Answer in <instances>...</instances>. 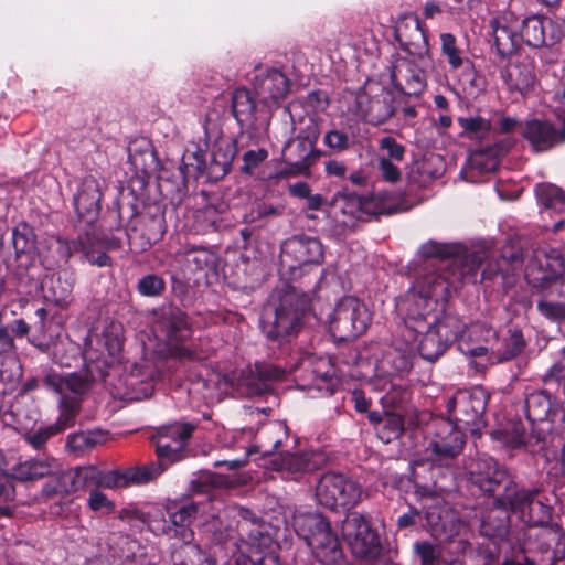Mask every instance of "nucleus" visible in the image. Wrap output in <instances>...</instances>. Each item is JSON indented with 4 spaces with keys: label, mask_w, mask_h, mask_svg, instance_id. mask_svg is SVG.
<instances>
[{
    "label": "nucleus",
    "mask_w": 565,
    "mask_h": 565,
    "mask_svg": "<svg viewBox=\"0 0 565 565\" xmlns=\"http://www.w3.org/2000/svg\"><path fill=\"white\" fill-rule=\"evenodd\" d=\"M313 291L315 288L299 292L287 282L273 290L260 319L262 332L268 341L280 347L299 333Z\"/></svg>",
    "instance_id": "nucleus-1"
},
{
    "label": "nucleus",
    "mask_w": 565,
    "mask_h": 565,
    "mask_svg": "<svg viewBox=\"0 0 565 565\" xmlns=\"http://www.w3.org/2000/svg\"><path fill=\"white\" fill-rule=\"evenodd\" d=\"M113 217L119 220V224L109 225L110 236L105 235L104 239L114 249L120 248L126 239L131 250L145 252L159 242L166 231L161 216L138 214L132 204H119Z\"/></svg>",
    "instance_id": "nucleus-2"
},
{
    "label": "nucleus",
    "mask_w": 565,
    "mask_h": 565,
    "mask_svg": "<svg viewBox=\"0 0 565 565\" xmlns=\"http://www.w3.org/2000/svg\"><path fill=\"white\" fill-rule=\"evenodd\" d=\"M292 526L297 535L312 548L316 556L322 562L332 563L340 558L339 540L322 514L297 512L292 516Z\"/></svg>",
    "instance_id": "nucleus-3"
},
{
    "label": "nucleus",
    "mask_w": 565,
    "mask_h": 565,
    "mask_svg": "<svg viewBox=\"0 0 565 565\" xmlns=\"http://www.w3.org/2000/svg\"><path fill=\"white\" fill-rule=\"evenodd\" d=\"M489 395L482 387L458 391L448 402L447 412L461 431L480 435L487 422L484 413Z\"/></svg>",
    "instance_id": "nucleus-4"
},
{
    "label": "nucleus",
    "mask_w": 565,
    "mask_h": 565,
    "mask_svg": "<svg viewBox=\"0 0 565 565\" xmlns=\"http://www.w3.org/2000/svg\"><path fill=\"white\" fill-rule=\"evenodd\" d=\"M238 513L241 519L237 521V533L239 541L249 547L250 565H279L274 541L259 519L246 508H241Z\"/></svg>",
    "instance_id": "nucleus-5"
},
{
    "label": "nucleus",
    "mask_w": 565,
    "mask_h": 565,
    "mask_svg": "<svg viewBox=\"0 0 565 565\" xmlns=\"http://www.w3.org/2000/svg\"><path fill=\"white\" fill-rule=\"evenodd\" d=\"M371 321L366 306L352 296L343 297L329 321L332 335L340 341L354 340L363 334Z\"/></svg>",
    "instance_id": "nucleus-6"
},
{
    "label": "nucleus",
    "mask_w": 565,
    "mask_h": 565,
    "mask_svg": "<svg viewBox=\"0 0 565 565\" xmlns=\"http://www.w3.org/2000/svg\"><path fill=\"white\" fill-rule=\"evenodd\" d=\"M323 256V246L317 237L294 235L281 244L279 273L295 279L302 266L319 265Z\"/></svg>",
    "instance_id": "nucleus-7"
},
{
    "label": "nucleus",
    "mask_w": 565,
    "mask_h": 565,
    "mask_svg": "<svg viewBox=\"0 0 565 565\" xmlns=\"http://www.w3.org/2000/svg\"><path fill=\"white\" fill-rule=\"evenodd\" d=\"M236 154V141L221 136L213 143L209 162L201 149L186 154L184 159L186 166L193 167L199 174H205L210 181L216 182L231 171Z\"/></svg>",
    "instance_id": "nucleus-8"
},
{
    "label": "nucleus",
    "mask_w": 565,
    "mask_h": 565,
    "mask_svg": "<svg viewBox=\"0 0 565 565\" xmlns=\"http://www.w3.org/2000/svg\"><path fill=\"white\" fill-rule=\"evenodd\" d=\"M285 374V370L280 366L256 363L238 374L226 375L224 381L241 396L254 397L269 393L273 383L282 380Z\"/></svg>",
    "instance_id": "nucleus-9"
},
{
    "label": "nucleus",
    "mask_w": 565,
    "mask_h": 565,
    "mask_svg": "<svg viewBox=\"0 0 565 565\" xmlns=\"http://www.w3.org/2000/svg\"><path fill=\"white\" fill-rule=\"evenodd\" d=\"M463 327L462 321L456 316L445 315L437 319L422 334L418 344L420 356L429 362H435L458 339Z\"/></svg>",
    "instance_id": "nucleus-10"
},
{
    "label": "nucleus",
    "mask_w": 565,
    "mask_h": 565,
    "mask_svg": "<svg viewBox=\"0 0 565 565\" xmlns=\"http://www.w3.org/2000/svg\"><path fill=\"white\" fill-rule=\"evenodd\" d=\"M319 504L327 509L349 508L356 504L361 498L360 486L341 473H324L316 488Z\"/></svg>",
    "instance_id": "nucleus-11"
},
{
    "label": "nucleus",
    "mask_w": 565,
    "mask_h": 565,
    "mask_svg": "<svg viewBox=\"0 0 565 565\" xmlns=\"http://www.w3.org/2000/svg\"><path fill=\"white\" fill-rule=\"evenodd\" d=\"M342 536L352 553L359 557H374L380 553L381 544L377 533L359 512H350L342 521Z\"/></svg>",
    "instance_id": "nucleus-12"
},
{
    "label": "nucleus",
    "mask_w": 565,
    "mask_h": 565,
    "mask_svg": "<svg viewBox=\"0 0 565 565\" xmlns=\"http://www.w3.org/2000/svg\"><path fill=\"white\" fill-rule=\"evenodd\" d=\"M470 475L471 482L480 491L491 495L494 502L513 477L505 466L488 456H479L476 459Z\"/></svg>",
    "instance_id": "nucleus-13"
},
{
    "label": "nucleus",
    "mask_w": 565,
    "mask_h": 565,
    "mask_svg": "<svg viewBox=\"0 0 565 565\" xmlns=\"http://www.w3.org/2000/svg\"><path fill=\"white\" fill-rule=\"evenodd\" d=\"M526 418L533 426V436L536 443L545 440L552 430L553 416L557 412L556 404L546 391H534L526 395L524 401Z\"/></svg>",
    "instance_id": "nucleus-14"
},
{
    "label": "nucleus",
    "mask_w": 565,
    "mask_h": 565,
    "mask_svg": "<svg viewBox=\"0 0 565 565\" xmlns=\"http://www.w3.org/2000/svg\"><path fill=\"white\" fill-rule=\"evenodd\" d=\"M105 373L98 363L87 364L85 370L68 374H60L53 371L47 372L44 384L47 388L58 393L67 392L83 395L88 392L92 384L98 379H104Z\"/></svg>",
    "instance_id": "nucleus-15"
},
{
    "label": "nucleus",
    "mask_w": 565,
    "mask_h": 565,
    "mask_svg": "<svg viewBox=\"0 0 565 565\" xmlns=\"http://www.w3.org/2000/svg\"><path fill=\"white\" fill-rule=\"evenodd\" d=\"M328 461V456L321 450H308L302 452H280L276 455L270 465L274 470L296 478L298 475L309 473L322 468Z\"/></svg>",
    "instance_id": "nucleus-16"
},
{
    "label": "nucleus",
    "mask_w": 565,
    "mask_h": 565,
    "mask_svg": "<svg viewBox=\"0 0 565 565\" xmlns=\"http://www.w3.org/2000/svg\"><path fill=\"white\" fill-rule=\"evenodd\" d=\"M466 438L460 428L451 423H443L434 439L428 443L427 451L431 459L440 465H447L463 450Z\"/></svg>",
    "instance_id": "nucleus-17"
},
{
    "label": "nucleus",
    "mask_w": 565,
    "mask_h": 565,
    "mask_svg": "<svg viewBox=\"0 0 565 565\" xmlns=\"http://www.w3.org/2000/svg\"><path fill=\"white\" fill-rule=\"evenodd\" d=\"M153 330L169 342L183 341L191 334L189 319L180 308L167 305L154 311Z\"/></svg>",
    "instance_id": "nucleus-18"
},
{
    "label": "nucleus",
    "mask_w": 565,
    "mask_h": 565,
    "mask_svg": "<svg viewBox=\"0 0 565 565\" xmlns=\"http://www.w3.org/2000/svg\"><path fill=\"white\" fill-rule=\"evenodd\" d=\"M522 136L536 152L548 151L565 142V118L562 127L546 119H530L522 127Z\"/></svg>",
    "instance_id": "nucleus-19"
},
{
    "label": "nucleus",
    "mask_w": 565,
    "mask_h": 565,
    "mask_svg": "<svg viewBox=\"0 0 565 565\" xmlns=\"http://www.w3.org/2000/svg\"><path fill=\"white\" fill-rule=\"evenodd\" d=\"M488 260L486 250L468 252L463 246V250L459 255H454L445 265L452 288L458 289L467 282H477L479 268L483 262Z\"/></svg>",
    "instance_id": "nucleus-20"
},
{
    "label": "nucleus",
    "mask_w": 565,
    "mask_h": 565,
    "mask_svg": "<svg viewBox=\"0 0 565 565\" xmlns=\"http://www.w3.org/2000/svg\"><path fill=\"white\" fill-rule=\"evenodd\" d=\"M544 264L540 260V269L545 274L540 279V287L546 296L557 295L565 298V256L557 249L550 247L542 252Z\"/></svg>",
    "instance_id": "nucleus-21"
},
{
    "label": "nucleus",
    "mask_w": 565,
    "mask_h": 565,
    "mask_svg": "<svg viewBox=\"0 0 565 565\" xmlns=\"http://www.w3.org/2000/svg\"><path fill=\"white\" fill-rule=\"evenodd\" d=\"M394 87L404 95L417 96L426 87L424 72L411 58L398 56L391 66Z\"/></svg>",
    "instance_id": "nucleus-22"
},
{
    "label": "nucleus",
    "mask_w": 565,
    "mask_h": 565,
    "mask_svg": "<svg viewBox=\"0 0 565 565\" xmlns=\"http://www.w3.org/2000/svg\"><path fill=\"white\" fill-rule=\"evenodd\" d=\"M100 186L98 181L88 177L85 178L74 199L76 213L86 224L92 225L98 217L100 211Z\"/></svg>",
    "instance_id": "nucleus-23"
},
{
    "label": "nucleus",
    "mask_w": 565,
    "mask_h": 565,
    "mask_svg": "<svg viewBox=\"0 0 565 565\" xmlns=\"http://www.w3.org/2000/svg\"><path fill=\"white\" fill-rule=\"evenodd\" d=\"M509 486L503 489L494 504L498 508H503L509 513H516L522 516L527 507H530L533 499L537 498L541 493V488L532 487L526 488L516 482L513 476L509 481Z\"/></svg>",
    "instance_id": "nucleus-24"
},
{
    "label": "nucleus",
    "mask_w": 565,
    "mask_h": 565,
    "mask_svg": "<svg viewBox=\"0 0 565 565\" xmlns=\"http://www.w3.org/2000/svg\"><path fill=\"white\" fill-rule=\"evenodd\" d=\"M509 486L503 489L494 504L498 508H503L509 513H516L522 516L527 507H530L533 499L537 498L541 493V488L532 487L526 488L516 482L513 476L509 481Z\"/></svg>",
    "instance_id": "nucleus-25"
},
{
    "label": "nucleus",
    "mask_w": 565,
    "mask_h": 565,
    "mask_svg": "<svg viewBox=\"0 0 565 565\" xmlns=\"http://www.w3.org/2000/svg\"><path fill=\"white\" fill-rule=\"evenodd\" d=\"M435 299L409 289L401 305L406 310L405 324L407 329L422 334L426 328V316L433 310Z\"/></svg>",
    "instance_id": "nucleus-26"
},
{
    "label": "nucleus",
    "mask_w": 565,
    "mask_h": 565,
    "mask_svg": "<svg viewBox=\"0 0 565 565\" xmlns=\"http://www.w3.org/2000/svg\"><path fill=\"white\" fill-rule=\"evenodd\" d=\"M553 21L542 14H534L522 21L520 38L531 47H543L555 42Z\"/></svg>",
    "instance_id": "nucleus-27"
},
{
    "label": "nucleus",
    "mask_w": 565,
    "mask_h": 565,
    "mask_svg": "<svg viewBox=\"0 0 565 565\" xmlns=\"http://www.w3.org/2000/svg\"><path fill=\"white\" fill-rule=\"evenodd\" d=\"M356 103L365 120L373 125H381L387 121L395 113L393 97L390 92L384 89L374 97L360 94Z\"/></svg>",
    "instance_id": "nucleus-28"
},
{
    "label": "nucleus",
    "mask_w": 565,
    "mask_h": 565,
    "mask_svg": "<svg viewBox=\"0 0 565 565\" xmlns=\"http://www.w3.org/2000/svg\"><path fill=\"white\" fill-rule=\"evenodd\" d=\"M254 88L262 102L269 105L286 98L290 89V82L280 71L270 70L256 77Z\"/></svg>",
    "instance_id": "nucleus-29"
},
{
    "label": "nucleus",
    "mask_w": 565,
    "mask_h": 565,
    "mask_svg": "<svg viewBox=\"0 0 565 565\" xmlns=\"http://www.w3.org/2000/svg\"><path fill=\"white\" fill-rule=\"evenodd\" d=\"M231 109L241 128L249 131L258 130L257 105L250 90L245 87L235 89L231 98Z\"/></svg>",
    "instance_id": "nucleus-30"
},
{
    "label": "nucleus",
    "mask_w": 565,
    "mask_h": 565,
    "mask_svg": "<svg viewBox=\"0 0 565 565\" xmlns=\"http://www.w3.org/2000/svg\"><path fill=\"white\" fill-rule=\"evenodd\" d=\"M321 156L316 146L299 138L289 141L282 151L284 160L292 168V171L301 173L308 170Z\"/></svg>",
    "instance_id": "nucleus-31"
},
{
    "label": "nucleus",
    "mask_w": 565,
    "mask_h": 565,
    "mask_svg": "<svg viewBox=\"0 0 565 565\" xmlns=\"http://www.w3.org/2000/svg\"><path fill=\"white\" fill-rule=\"evenodd\" d=\"M193 540L194 533L192 530H184L183 539L172 540L170 558L173 565H202L204 554Z\"/></svg>",
    "instance_id": "nucleus-32"
},
{
    "label": "nucleus",
    "mask_w": 565,
    "mask_h": 565,
    "mask_svg": "<svg viewBox=\"0 0 565 565\" xmlns=\"http://www.w3.org/2000/svg\"><path fill=\"white\" fill-rule=\"evenodd\" d=\"M411 288L437 301L438 298H446L449 295L452 282L444 267L441 273L428 271L418 274L416 281Z\"/></svg>",
    "instance_id": "nucleus-33"
},
{
    "label": "nucleus",
    "mask_w": 565,
    "mask_h": 565,
    "mask_svg": "<svg viewBox=\"0 0 565 565\" xmlns=\"http://www.w3.org/2000/svg\"><path fill=\"white\" fill-rule=\"evenodd\" d=\"M510 529V513L503 508L493 507L482 513L480 534L489 539L503 540Z\"/></svg>",
    "instance_id": "nucleus-34"
},
{
    "label": "nucleus",
    "mask_w": 565,
    "mask_h": 565,
    "mask_svg": "<svg viewBox=\"0 0 565 565\" xmlns=\"http://www.w3.org/2000/svg\"><path fill=\"white\" fill-rule=\"evenodd\" d=\"M58 471V461L52 457L30 459L13 467V477L20 481H33L55 475Z\"/></svg>",
    "instance_id": "nucleus-35"
},
{
    "label": "nucleus",
    "mask_w": 565,
    "mask_h": 565,
    "mask_svg": "<svg viewBox=\"0 0 565 565\" xmlns=\"http://www.w3.org/2000/svg\"><path fill=\"white\" fill-rule=\"evenodd\" d=\"M490 29L493 46L501 58L511 56L518 51L521 38L516 31L509 28L500 19H492L490 21Z\"/></svg>",
    "instance_id": "nucleus-36"
},
{
    "label": "nucleus",
    "mask_w": 565,
    "mask_h": 565,
    "mask_svg": "<svg viewBox=\"0 0 565 565\" xmlns=\"http://www.w3.org/2000/svg\"><path fill=\"white\" fill-rule=\"evenodd\" d=\"M503 78L511 92L525 94L535 83L534 66L526 61L511 63L507 66Z\"/></svg>",
    "instance_id": "nucleus-37"
},
{
    "label": "nucleus",
    "mask_w": 565,
    "mask_h": 565,
    "mask_svg": "<svg viewBox=\"0 0 565 565\" xmlns=\"http://www.w3.org/2000/svg\"><path fill=\"white\" fill-rule=\"evenodd\" d=\"M413 350L408 345L391 347L383 353L380 366L390 375L407 373L413 366Z\"/></svg>",
    "instance_id": "nucleus-38"
},
{
    "label": "nucleus",
    "mask_w": 565,
    "mask_h": 565,
    "mask_svg": "<svg viewBox=\"0 0 565 565\" xmlns=\"http://www.w3.org/2000/svg\"><path fill=\"white\" fill-rule=\"evenodd\" d=\"M168 516L172 523L168 533L171 540L183 539V531L191 530L189 526L198 513V505L195 503H186L182 505L169 507Z\"/></svg>",
    "instance_id": "nucleus-39"
},
{
    "label": "nucleus",
    "mask_w": 565,
    "mask_h": 565,
    "mask_svg": "<svg viewBox=\"0 0 565 565\" xmlns=\"http://www.w3.org/2000/svg\"><path fill=\"white\" fill-rule=\"evenodd\" d=\"M424 516L427 522L428 531L435 537H440L447 534L452 521V514L446 505L439 503L424 507Z\"/></svg>",
    "instance_id": "nucleus-40"
},
{
    "label": "nucleus",
    "mask_w": 565,
    "mask_h": 565,
    "mask_svg": "<svg viewBox=\"0 0 565 565\" xmlns=\"http://www.w3.org/2000/svg\"><path fill=\"white\" fill-rule=\"evenodd\" d=\"M463 250V245L439 243L430 239L418 248V256L424 259H436L439 262H449L451 256L459 255Z\"/></svg>",
    "instance_id": "nucleus-41"
},
{
    "label": "nucleus",
    "mask_w": 565,
    "mask_h": 565,
    "mask_svg": "<svg viewBox=\"0 0 565 565\" xmlns=\"http://www.w3.org/2000/svg\"><path fill=\"white\" fill-rule=\"evenodd\" d=\"M49 284V296L52 301L58 306H63L68 302L73 287L74 279L67 271H62L56 275H52L47 281Z\"/></svg>",
    "instance_id": "nucleus-42"
},
{
    "label": "nucleus",
    "mask_w": 565,
    "mask_h": 565,
    "mask_svg": "<svg viewBox=\"0 0 565 565\" xmlns=\"http://www.w3.org/2000/svg\"><path fill=\"white\" fill-rule=\"evenodd\" d=\"M185 262L193 271L214 269L217 256L214 250L202 246H189L184 249Z\"/></svg>",
    "instance_id": "nucleus-43"
},
{
    "label": "nucleus",
    "mask_w": 565,
    "mask_h": 565,
    "mask_svg": "<svg viewBox=\"0 0 565 565\" xmlns=\"http://www.w3.org/2000/svg\"><path fill=\"white\" fill-rule=\"evenodd\" d=\"M49 477L50 480L42 488V494L44 497L53 498L75 492L74 477L72 476L70 469L61 470V467L58 466V471L55 475H51Z\"/></svg>",
    "instance_id": "nucleus-44"
},
{
    "label": "nucleus",
    "mask_w": 565,
    "mask_h": 565,
    "mask_svg": "<svg viewBox=\"0 0 565 565\" xmlns=\"http://www.w3.org/2000/svg\"><path fill=\"white\" fill-rule=\"evenodd\" d=\"M105 235L110 236L109 226L102 227V231L99 234H96V233H93V234L87 233L86 234V238L84 239V242L86 243V248L82 249V252H84L87 260L92 265H97L99 267H105V266L111 265V259L105 252H97V250L93 249V246L96 243H102L107 248H110L104 239Z\"/></svg>",
    "instance_id": "nucleus-45"
},
{
    "label": "nucleus",
    "mask_w": 565,
    "mask_h": 565,
    "mask_svg": "<svg viewBox=\"0 0 565 565\" xmlns=\"http://www.w3.org/2000/svg\"><path fill=\"white\" fill-rule=\"evenodd\" d=\"M540 203L546 209L557 213L565 212V192L554 184L542 183L536 186Z\"/></svg>",
    "instance_id": "nucleus-46"
},
{
    "label": "nucleus",
    "mask_w": 565,
    "mask_h": 565,
    "mask_svg": "<svg viewBox=\"0 0 565 565\" xmlns=\"http://www.w3.org/2000/svg\"><path fill=\"white\" fill-rule=\"evenodd\" d=\"M100 341L109 355H118L124 345L122 323L117 320H107L102 331Z\"/></svg>",
    "instance_id": "nucleus-47"
},
{
    "label": "nucleus",
    "mask_w": 565,
    "mask_h": 565,
    "mask_svg": "<svg viewBox=\"0 0 565 565\" xmlns=\"http://www.w3.org/2000/svg\"><path fill=\"white\" fill-rule=\"evenodd\" d=\"M404 431V419L402 413H391L385 411V415L380 426H376L379 438L388 444L397 439Z\"/></svg>",
    "instance_id": "nucleus-48"
},
{
    "label": "nucleus",
    "mask_w": 565,
    "mask_h": 565,
    "mask_svg": "<svg viewBox=\"0 0 565 565\" xmlns=\"http://www.w3.org/2000/svg\"><path fill=\"white\" fill-rule=\"evenodd\" d=\"M335 202L339 204L343 214L350 215L354 218L360 220L364 213H367V199L355 193H349L345 191L338 193Z\"/></svg>",
    "instance_id": "nucleus-49"
},
{
    "label": "nucleus",
    "mask_w": 565,
    "mask_h": 565,
    "mask_svg": "<svg viewBox=\"0 0 565 565\" xmlns=\"http://www.w3.org/2000/svg\"><path fill=\"white\" fill-rule=\"evenodd\" d=\"M36 254L26 253L14 255L12 259H8L7 269L18 279L24 280L32 278V269L35 267Z\"/></svg>",
    "instance_id": "nucleus-50"
},
{
    "label": "nucleus",
    "mask_w": 565,
    "mask_h": 565,
    "mask_svg": "<svg viewBox=\"0 0 565 565\" xmlns=\"http://www.w3.org/2000/svg\"><path fill=\"white\" fill-rule=\"evenodd\" d=\"M462 73L459 76V83L463 93L468 96H478L483 90V78L477 74L470 60L461 66Z\"/></svg>",
    "instance_id": "nucleus-51"
},
{
    "label": "nucleus",
    "mask_w": 565,
    "mask_h": 565,
    "mask_svg": "<svg viewBox=\"0 0 565 565\" xmlns=\"http://www.w3.org/2000/svg\"><path fill=\"white\" fill-rule=\"evenodd\" d=\"M167 469V465L163 462H151L146 466L127 469L129 484H145L158 476H160Z\"/></svg>",
    "instance_id": "nucleus-52"
},
{
    "label": "nucleus",
    "mask_w": 565,
    "mask_h": 565,
    "mask_svg": "<svg viewBox=\"0 0 565 565\" xmlns=\"http://www.w3.org/2000/svg\"><path fill=\"white\" fill-rule=\"evenodd\" d=\"M521 519L531 526L546 525L552 519L551 507L535 498L522 514Z\"/></svg>",
    "instance_id": "nucleus-53"
},
{
    "label": "nucleus",
    "mask_w": 565,
    "mask_h": 565,
    "mask_svg": "<svg viewBox=\"0 0 565 565\" xmlns=\"http://www.w3.org/2000/svg\"><path fill=\"white\" fill-rule=\"evenodd\" d=\"M183 447L178 441H170L166 436H158L156 440L157 462H163L167 466L182 458Z\"/></svg>",
    "instance_id": "nucleus-54"
},
{
    "label": "nucleus",
    "mask_w": 565,
    "mask_h": 565,
    "mask_svg": "<svg viewBox=\"0 0 565 565\" xmlns=\"http://www.w3.org/2000/svg\"><path fill=\"white\" fill-rule=\"evenodd\" d=\"M504 434L507 436L505 441L512 447L537 444L535 436H533V426H531V431L526 433L520 420L511 422Z\"/></svg>",
    "instance_id": "nucleus-55"
},
{
    "label": "nucleus",
    "mask_w": 565,
    "mask_h": 565,
    "mask_svg": "<svg viewBox=\"0 0 565 565\" xmlns=\"http://www.w3.org/2000/svg\"><path fill=\"white\" fill-rule=\"evenodd\" d=\"M414 553L419 557L420 565H440L443 550L440 545L429 541H419L414 544Z\"/></svg>",
    "instance_id": "nucleus-56"
},
{
    "label": "nucleus",
    "mask_w": 565,
    "mask_h": 565,
    "mask_svg": "<svg viewBox=\"0 0 565 565\" xmlns=\"http://www.w3.org/2000/svg\"><path fill=\"white\" fill-rule=\"evenodd\" d=\"M408 399V391L402 386L395 385H392L381 398L383 407L391 413H402Z\"/></svg>",
    "instance_id": "nucleus-57"
},
{
    "label": "nucleus",
    "mask_w": 565,
    "mask_h": 565,
    "mask_svg": "<svg viewBox=\"0 0 565 565\" xmlns=\"http://www.w3.org/2000/svg\"><path fill=\"white\" fill-rule=\"evenodd\" d=\"M458 122L470 138H484L491 130V122L480 116L459 117Z\"/></svg>",
    "instance_id": "nucleus-58"
},
{
    "label": "nucleus",
    "mask_w": 565,
    "mask_h": 565,
    "mask_svg": "<svg viewBox=\"0 0 565 565\" xmlns=\"http://www.w3.org/2000/svg\"><path fill=\"white\" fill-rule=\"evenodd\" d=\"M70 471L74 477L75 491L88 487L98 488L100 471L95 466L77 467Z\"/></svg>",
    "instance_id": "nucleus-59"
},
{
    "label": "nucleus",
    "mask_w": 565,
    "mask_h": 565,
    "mask_svg": "<svg viewBox=\"0 0 565 565\" xmlns=\"http://www.w3.org/2000/svg\"><path fill=\"white\" fill-rule=\"evenodd\" d=\"M79 404L76 399L63 398L61 402V414L56 423L51 425L58 434L74 425L75 417L78 414Z\"/></svg>",
    "instance_id": "nucleus-60"
},
{
    "label": "nucleus",
    "mask_w": 565,
    "mask_h": 565,
    "mask_svg": "<svg viewBox=\"0 0 565 565\" xmlns=\"http://www.w3.org/2000/svg\"><path fill=\"white\" fill-rule=\"evenodd\" d=\"M525 341L520 332L512 333L508 339L504 340L501 348L497 351L498 362H507L523 351Z\"/></svg>",
    "instance_id": "nucleus-61"
},
{
    "label": "nucleus",
    "mask_w": 565,
    "mask_h": 565,
    "mask_svg": "<svg viewBox=\"0 0 565 565\" xmlns=\"http://www.w3.org/2000/svg\"><path fill=\"white\" fill-rule=\"evenodd\" d=\"M295 130H298L297 138L316 146L320 136L319 119L313 116L302 118L298 124H295Z\"/></svg>",
    "instance_id": "nucleus-62"
},
{
    "label": "nucleus",
    "mask_w": 565,
    "mask_h": 565,
    "mask_svg": "<svg viewBox=\"0 0 565 565\" xmlns=\"http://www.w3.org/2000/svg\"><path fill=\"white\" fill-rule=\"evenodd\" d=\"M380 154L377 158H384L386 161L401 162L404 159L405 147L398 143L393 137L386 136L379 141Z\"/></svg>",
    "instance_id": "nucleus-63"
},
{
    "label": "nucleus",
    "mask_w": 565,
    "mask_h": 565,
    "mask_svg": "<svg viewBox=\"0 0 565 565\" xmlns=\"http://www.w3.org/2000/svg\"><path fill=\"white\" fill-rule=\"evenodd\" d=\"M441 40V52L447 56V60L454 70L460 68L467 58L460 56V51L456 45V38L451 33H443Z\"/></svg>",
    "instance_id": "nucleus-64"
}]
</instances>
